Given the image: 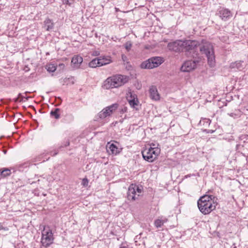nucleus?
Returning a JSON list of instances; mask_svg holds the SVG:
<instances>
[{
    "label": "nucleus",
    "instance_id": "f257e3e1",
    "mask_svg": "<svg viewBox=\"0 0 248 248\" xmlns=\"http://www.w3.org/2000/svg\"><path fill=\"white\" fill-rule=\"evenodd\" d=\"M198 50L202 54H204L207 58L208 63L210 67H213L215 64V56L213 45L209 42L204 40L199 41Z\"/></svg>",
    "mask_w": 248,
    "mask_h": 248
},
{
    "label": "nucleus",
    "instance_id": "f03ea898",
    "mask_svg": "<svg viewBox=\"0 0 248 248\" xmlns=\"http://www.w3.org/2000/svg\"><path fill=\"white\" fill-rule=\"evenodd\" d=\"M128 81V78L121 75H118L108 78L104 82V87L108 89L118 88Z\"/></svg>",
    "mask_w": 248,
    "mask_h": 248
},
{
    "label": "nucleus",
    "instance_id": "7ed1b4c3",
    "mask_svg": "<svg viewBox=\"0 0 248 248\" xmlns=\"http://www.w3.org/2000/svg\"><path fill=\"white\" fill-rule=\"evenodd\" d=\"M182 51L189 53L191 57L195 58L198 56V45L199 41L186 40L183 41Z\"/></svg>",
    "mask_w": 248,
    "mask_h": 248
},
{
    "label": "nucleus",
    "instance_id": "20e7f679",
    "mask_svg": "<svg viewBox=\"0 0 248 248\" xmlns=\"http://www.w3.org/2000/svg\"><path fill=\"white\" fill-rule=\"evenodd\" d=\"M53 240L54 237L52 230L48 226H45L42 232L41 241L42 245L45 248L48 247L53 243Z\"/></svg>",
    "mask_w": 248,
    "mask_h": 248
},
{
    "label": "nucleus",
    "instance_id": "39448f33",
    "mask_svg": "<svg viewBox=\"0 0 248 248\" xmlns=\"http://www.w3.org/2000/svg\"><path fill=\"white\" fill-rule=\"evenodd\" d=\"M163 62L160 57H153L142 62L140 64L142 69H153L159 66Z\"/></svg>",
    "mask_w": 248,
    "mask_h": 248
},
{
    "label": "nucleus",
    "instance_id": "423d86ee",
    "mask_svg": "<svg viewBox=\"0 0 248 248\" xmlns=\"http://www.w3.org/2000/svg\"><path fill=\"white\" fill-rule=\"evenodd\" d=\"M160 153V149L158 148L150 147L148 150L142 152L143 159L149 162L154 161Z\"/></svg>",
    "mask_w": 248,
    "mask_h": 248
},
{
    "label": "nucleus",
    "instance_id": "0eeeda50",
    "mask_svg": "<svg viewBox=\"0 0 248 248\" xmlns=\"http://www.w3.org/2000/svg\"><path fill=\"white\" fill-rule=\"evenodd\" d=\"M142 187L141 186H137L136 185L131 184L128 189L127 193V198L129 200L134 201L137 197H136V193H138V197L139 194L141 193L142 191Z\"/></svg>",
    "mask_w": 248,
    "mask_h": 248
},
{
    "label": "nucleus",
    "instance_id": "6e6552de",
    "mask_svg": "<svg viewBox=\"0 0 248 248\" xmlns=\"http://www.w3.org/2000/svg\"><path fill=\"white\" fill-rule=\"evenodd\" d=\"M198 206L200 211L204 215H207L211 211L215 209V203H212L211 202L206 203L197 202Z\"/></svg>",
    "mask_w": 248,
    "mask_h": 248
},
{
    "label": "nucleus",
    "instance_id": "1a4fd4ad",
    "mask_svg": "<svg viewBox=\"0 0 248 248\" xmlns=\"http://www.w3.org/2000/svg\"><path fill=\"white\" fill-rule=\"evenodd\" d=\"M118 106V105L115 103L106 107L98 114V117L100 119H104L107 116H110L113 112L117 108Z\"/></svg>",
    "mask_w": 248,
    "mask_h": 248
},
{
    "label": "nucleus",
    "instance_id": "9d476101",
    "mask_svg": "<svg viewBox=\"0 0 248 248\" xmlns=\"http://www.w3.org/2000/svg\"><path fill=\"white\" fill-rule=\"evenodd\" d=\"M198 62V60L187 61L181 66V70L184 72H189L196 67Z\"/></svg>",
    "mask_w": 248,
    "mask_h": 248
},
{
    "label": "nucleus",
    "instance_id": "9b49d317",
    "mask_svg": "<svg viewBox=\"0 0 248 248\" xmlns=\"http://www.w3.org/2000/svg\"><path fill=\"white\" fill-rule=\"evenodd\" d=\"M223 21L228 20L232 16V14L230 10L228 9L221 8L219 9L216 14Z\"/></svg>",
    "mask_w": 248,
    "mask_h": 248
},
{
    "label": "nucleus",
    "instance_id": "f8f14e48",
    "mask_svg": "<svg viewBox=\"0 0 248 248\" xmlns=\"http://www.w3.org/2000/svg\"><path fill=\"white\" fill-rule=\"evenodd\" d=\"M183 44L182 40H176L169 43L168 45V48L170 50L175 52L182 51Z\"/></svg>",
    "mask_w": 248,
    "mask_h": 248
},
{
    "label": "nucleus",
    "instance_id": "ddd939ff",
    "mask_svg": "<svg viewBox=\"0 0 248 248\" xmlns=\"http://www.w3.org/2000/svg\"><path fill=\"white\" fill-rule=\"evenodd\" d=\"M107 150L109 154L114 155H117L121 152V150L119 149L115 144L114 143L110 144L109 142L108 143Z\"/></svg>",
    "mask_w": 248,
    "mask_h": 248
},
{
    "label": "nucleus",
    "instance_id": "4468645a",
    "mask_svg": "<svg viewBox=\"0 0 248 248\" xmlns=\"http://www.w3.org/2000/svg\"><path fill=\"white\" fill-rule=\"evenodd\" d=\"M150 98L154 100L157 101L160 99V95L155 86H152L149 89Z\"/></svg>",
    "mask_w": 248,
    "mask_h": 248
},
{
    "label": "nucleus",
    "instance_id": "2eb2a0df",
    "mask_svg": "<svg viewBox=\"0 0 248 248\" xmlns=\"http://www.w3.org/2000/svg\"><path fill=\"white\" fill-rule=\"evenodd\" d=\"M215 198V197L213 195H205L200 198L198 202L206 203L211 202L212 203H215L214 202Z\"/></svg>",
    "mask_w": 248,
    "mask_h": 248
},
{
    "label": "nucleus",
    "instance_id": "dca6fc26",
    "mask_svg": "<svg viewBox=\"0 0 248 248\" xmlns=\"http://www.w3.org/2000/svg\"><path fill=\"white\" fill-rule=\"evenodd\" d=\"M54 23L52 20L47 18L44 21L43 28L47 31L52 30L54 28Z\"/></svg>",
    "mask_w": 248,
    "mask_h": 248
},
{
    "label": "nucleus",
    "instance_id": "f3484780",
    "mask_svg": "<svg viewBox=\"0 0 248 248\" xmlns=\"http://www.w3.org/2000/svg\"><path fill=\"white\" fill-rule=\"evenodd\" d=\"M82 62L83 58L81 56L75 55L73 57L71 63L73 65L74 67L78 68Z\"/></svg>",
    "mask_w": 248,
    "mask_h": 248
},
{
    "label": "nucleus",
    "instance_id": "a211bd4d",
    "mask_svg": "<svg viewBox=\"0 0 248 248\" xmlns=\"http://www.w3.org/2000/svg\"><path fill=\"white\" fill-rule=\"evenodd\" d=\"M242 62L236 61L234 62H232L230 64V68L232 69H236L238 70H242L243 68V65L242 64Z\"/></svg>",
    "mask_w": 248,
    "mask_h": 248
},
{
    "label": "nucleus",
    "instance_id": "6ab92c4d",
    "mask_svg": "<svg viewBox=\"0 0 248 248\" xmlns=\"http://www.w3.org/2000/svg\"><path fill=\"white\" fill-rule=\"evenodd\" d=\"M168 221V219L165 218L163 219H157L155 220L154 222L155 226L158 228L161 227L165 223Z\"/></svg>",
    "mask_w": 248,
    "mask_h": 248
},
{
    "label": "nucleus",
    "instance_id": "aec40b11",
    "mask_svg": "<svg viewBox=\"0 0 248 248\" xmlns=\"http://www.w3.org/2000/svg\"><path fill=\"white\" fill-rule=\"evenodd\" d=\"M100 66L109 63L111 62L109 58L106 57L98 58Z\"/></svg>",
    "mask_w": 248,
    "mask_h": 248
},
{
    "label": "nucleus",
    "instance_id": "412c9836",
    "mask_svg": "<svg viewBox=\"0 0 248 248\" xmlns=\"http://www.w3.org/2000/svg\"><path fill=\"white\" fill-rule=\"evenodd\" d=\"M89 66L92 68L100 66L98 58H95L89 63Z\"/></svg>",
    "mask_w": 248,
    "mask_h": 248
},
{
    "label": "nucleus",
    "instance_id": "4be33fe9",
    "mask_svg": "<svg viewBox=\"0 0 248 248\" xmlns=\"http://www.w3.org/2000/svg\"><path fill=\"white\" fill-rule=\"evenodd\" d=\"M60 111V108H56L54 110H52L50 111V115L51 116L54 117L56 119H58L60 117V114L59 113Z\"/></svg>",
    "mask_w": 248,
    "mask_h": 248
},
{
    "label": "nucleus",
    "instance_id": "5701e85b",
    "mask_svg": "<svg viewBox=\"0 0 248 248\" xmlns=\"http://www.w3.org/2000/svg\"><path fill=\"white\" fill-rule=\"evenodd\" d=\"M11 174V170L8 168H3L0 170V176L5 177Z\"/></svg>",
    "mask_w": 248,
    "mask_h": 248
},
{
    "label": "nucleus",
    "instance_id": "b1692460",
    "mask_svg": "<svg viewBox=\"0 0 248 248\" xmlns=\"http://www.w3.org/2000/svg\"><path fill=\"white\" fill-rule=\"evenodd\" d=\"M130 99L128 100L130 105L133 108H135V106L138 105V99L135 100V98L132 96V94H130Z\"/></svg>",
    "mask_w": 248,
    "mask_h": 248
},
{
    "label": "nucleus",
    "instance_id": "393cba45",
    "mask_svg": "<svg viewBox=\"0 0 248 248\" xmlns=\"http://www.w3.org/2000/svg\"><path fill=\"white\" fill-rule=\"evenodd\" d=\"M46 69L49 72H53L56 70V67L53 64H49L46 65Z\"/></svg>",
    "mask_w": 248,
    "mask_h": 248
},
{
    "label": "nucleus",
    "instance_id": "a878e982",
    "mask_svg": "<svg viewBox=\"0 0 248 248\" xmlns=\"http://www.w3.org/2000/svg\"><path fill=\"white\" fill-rule=\"evenodd\" d=\"M124 46H125V49L128 51H129L131 49V48L132 46V43H131V42H127L125 44Z\"/></svg>",
    "mask_w": 248,
    "mask_h": 248
},
{
    "label": "nucleus",
    "instance_id": "bb28decb",
    "mask_svg": "<svg viewBox=\"0 0 248 248\" xmlns=\"http://www.w3.org/2000/svg\"><path fill=\"white\" fill-rule=\"evenodd\" d=\"M88 180L87 178H84L82 179V185L84 186H88Z\"/></svg>",
    "mask_w": 248,
    "mask_h": 248
},
{
    "label": "nucleus",
    "instance_id": "cd10ccee",
    "mask_svg": "<svg viewBox=\"0 0 248 248\" xmlns=\"http://www.w3.org/2000/svg\"><path fill=\"white\" fill-rule=\"evenodd\" d=\"M62 1L64 4L71 5L74 1V0H62Z\"/></svg>",
    "mask_w": 248,
    "mask_h": 248
},
{
    "label": "nucleus",
    "instance_id": "c85d7f7f",
    "mask_svg": "<svg viewBox=\"0 0 248 248\" xmlns=\"http://www.w3.org/2000/svg\"><path fill=\"white\" fill-rule=\"evenodd\" d=\"M18 97L20 98V100L19 101V102H21L23 101V99L25 98L27 100H28V98H29V97H25V96H23L21 93H19L18 95Z\"/></svg>",
    "mask_w": 248,
    "mask_h": 248
},
{
    "label": "nucleus",
    "instance_id": "c756f323",
    "mask_svg": "<svg viewBox=\"0 0 248 248\" xmlns=\"http://www.w3.org/2000/svg\"><path fill=\"white\" fill-rule=\"evenodd\" d=\"M29 163L28 162H26V163H24L21 165H20V166L19 167H20L21 166H22L23 167H25V168H26V167H28L29 166Z\"/></svg>",
    "mask_w": 248,
    "mask_h": 248
},
{
    "label": "nucleus",
    "instance_id": "7c9ffc66",
    "mask_svg": "<svg viewBox=\"0 0 248 248\" xmlns=\"http://www.w3.org/2000/svg\"><path fill=\"white\" fill-rule=\"evenodd\" d=\"M58 153V151H55L54 152H50V155H52V156H55L56 155H57Z\"/></svg>",
    "mask_w": 248,
    "mask_h": 248
},
{
    "label": "nucleus",
    "instance_id": "2f4dec72",
    "mask_svg": "<svg viewBox=\"0 0 248 248\" xmlns=\"http://www.w3.org/2000/svg\"><path fill=\"white\" fill-rule=\"evenodd\" d=\"M229 115L232 117H234V116H236V115L233 113H231L229 114Z\"/></svg>",
    "mask_w": 248,
    "mask_h": 248
},
{
    "label": "nucleus",
    "instance_id": "473e14b6",
    "mask_svg": "<svg viewBox=\"0 0 248 248\" xmlns=\"http://www.w3.org/2000/svg\"><path fill=\"white\" fill-rule=\"evenodd\" d=\"M70 144V142L69 141H67L66 142V144L64 145V147H66L67 146H69Z\"/></svg>",
    "mask_w": 248,
    "mask_h": 248
},
{
    "label": "nucleus",
    "instance_id": "72a5a7b5",
    "mask_svg": "<svg viewBox=\"0 0 248 248\" xmlns=\"http://www.w3.org/2000/svg\"><path fill=\"white\" fill-rule=\"evenodd\" d=\"M191 175H195L194 174H187L185 176V178H187L188 177H190Z\"/></svg>",
    "mask_w": 248,
    "mask_h": 248
},
{
    "label": "nucleus",
    "instance_id": "f704fd0d",
    "mask_svg": "<svg viewBox=\"0 0 248 248\" xmlns=\"http://www.w3.org/2000/svg\"><path fill=\"white\" fill-rule=\"evenodd\" d=\"M0 229H3L4 230H8V228H4L3 227H0Z\"/></svg>",
    "mask_w": 248,
    "mask_h": 248
},
{
    "label": "nucleus",
    "instance_id": "c9c22d12",
    "mask_svg": "<svg viewBox=\"0 0 248 248\" xmlns=\"http://www.w3.org/2000/svg\"><path fill=\"white\" fill-rule=\"evenodd\" d=\"M214 132V130H208V133H213Z\"/></svg>",
    "mask_w": 248,
    "mask_h": 248
},
{
    "label": "nucleus",
    "instance_id": "e433bc0d",
    "mask_svg": "<svg viewBox=\"0 0 248 248\" xmlns=\"http://www.w3.org/2000/svg\"><path fill=\"white\" fill-rule=\"evenodd\" d=\"M18 98H19V97H18L17 98H15V99H14V101H15V102H17V101H18Z\"/></svg>",
    "mask_w": 248,
    "mask_h": 248
},
{
    "label": "nucleus",
    "instance_id": "4c0bfd02",
    "mask_svg": "<svg viewBox=\"0 0 248 248\" xmlns=\"http://www.w3.org/2000/svg\"><path fill=\"white\" fill-rule=\"evenodd\" d=\"M4 154H6V151H4Z\"/></svg>",
    "mask_w": 248,
    "mask_h": 248
}]
</instances>
